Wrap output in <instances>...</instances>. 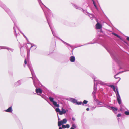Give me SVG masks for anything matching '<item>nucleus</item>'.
<instances>
[{
	"label": "nucleus",
	"instance_id": "nucleus-1",
	"mask_svg": "<svg viewBox=\"0 0 129 129\" xmlns=\"http://www.w3.org/2000/svg\"><path fill=\"white\" fill-rule=\"evenodd\" d=\"M116 90L117 92V94H116L117 100L118 103L120 104H121V98L118 92V88H116Z\"/></svg>",
	"mask_w": 129,
	"mask_h": 129
},
{
	"label": "nucleus",
	"instance_id": "nucleus-2",
	"mask_svg": "<svg viewBox=\"0 0 129 129\" xmlns=\"http://www.w3.org/2000/svg\"><path fill=\"white\" fill-rule=\"evenodd\" d=\"M49 99L50 100V101L53 104L54 106L57 107H59V104H57V103L54 101V99L53 98L49 97Z\"/></svg>",
	"mask_w": 129,
	"mask_h": 129
},
{
	"label": "nucleus",
	"instance_id": "nucleus-3",
	"mask_svg": "<svg viewBox=\"0 0 129 129\" xmlns=\"http://www.w3.org/2000/svg\"><path fill=\"white\" fill-rule=\"evenodd\" d=\"M96 25V28L97 29H99L102 28L101 25L98 23H97Z\"/></svg>",
	"mask_w": 129,
	"mask_h": 129
},
{
	"label": "nucleus",
	"instance_id": "nucleus-4",
	"mask_svg": "<svg viewBox=\"0 0 129 129\" xmlns=\"http://www.w3.org/2000/svg\"><path fill=\"white\" fill-rule=\"evenodd\" d=\"M13 111L12 107H10L7 109L5 110V111L8 112H12Z\"/></svg>",
	"mask_w": 129,
	"mask_h": 129
},
{
	"label": "nucleus",
	"instance_id": "nucleus-5",
	"mask_svg": "<svg viewBox=\"0 0 129 129\" xmlns=\"http://www.w3.org/2000/svg\"><path fill=\"white\" fill-rule=\"evenodd\" d=\"M66 113V110L64 109H63V108L62 109V111H60L59 114L60 115H62L63 114H65Z\"/></svg>",
	"mask_w": 129,
	"mask_h": 129
},
{
	"label": "nucleus",
	"instance_id": "nucleus-6",
	"mask_svg": "<svg viewBox=\"0 0 129 129\" xmlns=\"http://www.w3.org/2000/svg\"><path fill=\"white\" fill-rule=\"evenodd\" d=\"M70 61L71 62H74L75 61V58L74 56H71L70 58Z\"/></svg>",
	"mask_w": 129,
	"mask_h": 129
},
{
	"label": "nucleus",
	"instance_id": "nucleus-7",
	"mask_svg": "<svg viewBox=\"0 0 129 129\" xmlns=\"http://www.w3.org/2000/svg\"><path fill=\"white\" fill-rule=\"evenodd\" d=\"M36 92L39 94V93L40 94L42 93V91L40 89H36Z\"/></svg>",
	"mask_w": 129,
	"mask_h": 129
},
{
	"label": "nucleus",
	"instance_id": "nucleus-8",
	"mask_svg": "<svg viewBox=\"0 0 129 129\" xmlns=\"http://www.w3.org/2000/svg\"><path fill=\"white\" fill-rule=\"evenodd\" d=\"M109 86L111 88H112L113 89L114 91L116 92L115 89H116V88H117V87H115V86L113 85H110Z\"/></svg>",
	"mask_w": 129,
	"mask_h": 129
},
{
	"label": "nucleus",
	"instance_id": "nucleus-9",
	"mask_svg": "<svg viewBox=\"0 0 129 129\" xmlns=\"http://www.w3.org/2000/svg\"><path fill=\"white\" fill-rule=\"evenodd\" d=\"M73 101L74 102L76 103L78 105H81L82 103V102H77V101L75 100H74Z\"/></svg>",
	"mask_w": 129,
	"mask_h": 129
},
{
	"label": "nucleus",
	"instance_id": "nucleus-10",
	"mask_svg": "<svg viewBox=\"0 0 129 129\" xmlns=\"http://www.w3.org/2000/svg\"><path fill=\"white\" fill-rule=\"evenodd\" d=\"M62 121H58V125L59 126H60L61 125L63 124Z\"/></svg>",
	"mask_w": 129,
	"mask_h": 129
},
{
	"label": "nucleus",
	"instance_id": "nucleus-11",
	"mask_svg": "<svg viewBox=\"0 0 129 129\" xmlns=\"http://www.w3.org/2000/svg\"><path fill=\"white\" fill-rule=\"evenodd\" d=\"M111 108L114 111H116L117 110V108L113 107H111Z\"/></svg>",
	"mask_w": 129,
	"mask_h": 129
},
{
	"label": "nucleus",
	"instance_id": "nucleus-12",
	"mask_svg": "<svg viewBox=\"0 0 129 129\" xmlns=\"http://www.w3.org/2000/svg\"><path fill=\"white\" fill-rule=\"evenodd\" d=\"M62 121V122L63 124L66 123L67 122V120L66 119H63V120Z\"/></svg>",
	"mask_w": 129,
	"mask_h": 129
},
{
	"label": "nucleus",
	"instance_id": "nucleus-13",
	"mask_svg": "<svg viewBox=\"0 0 129 129\" xmlns=\"http://www.w3.org/2000/svg\"><path fill=\"white\" fill-rule=\"evenodd\" d=\"M112 34H113L115 36H117L118 38H120V37L116 34L115 33H113Z\"/></svg>",
	"mask_w": 129,
	"mask_h": 129
},
{
	"label": "nucleus",
	"instance_id": "nucleus-14",
	"mask_svg": "<svg viewBox=\"0 0 129 129\" xmlns=\"http://www.w3.org/2000/svg\"><path fill=\"white\" fill-rule=\"evenodd\" d=\"M55 111L57 112H59V113H60V110L59 108H57L55 109Z\"/></svg>",
	"mask_w": 129,
	"mask_h": 129
},
{
	"label": "nucleus",
	"instance_id": "nucleus-15",
	"mask_svg": "<svg viewBox=\"0 0 129 129\" xmlns=\"http://www.w3.org/2000/svg\"><path fill=\"white\" fill-rule=\"evenodd\" d=\"M124 113L126 115H129V111H125L124 112Z\"/></svg>",
	"mask_w": 129,
	"mask_h": 129
},
{
	"label": "nucleus",
	"instance_id": "nucleus-16",
	"mask_svg": "<svg viewBox=\"0 0 129 129\" xmlns=\"http://www.w3.org/2000/svg\"><path fill=\"white\" fill-rule=\"evenodd\" d=\"M88 102V101L85 100H84L83 102V103L84 104H86Z\"/></svg>",
	"mask_w": 129,
	"mask_h": 129
},
{
	"label": "nucleus",
	"instance_id": "nucleus-17",
	"mask_svg": "<svg viewBox=\"0 0 129 129\" xmlns=\"http://www.w3.org/2000/svg\"><path fill=\"white\" fill-rule=\"evenodd\" d=\"M66 128H69L70 127V126L68 124H66Z\"/></svg>",
	"mask_w": 129,
	"mask_h": 129
},
{
	"label": "nucleus",
	"instance_id": "nucleus-18",
	"mask_svg": "<svg viewBox=\"0 0 129 129\" xmlns=\"http://www.w3.org/2000/svg\"><path fill=\"white\" fill-rule=\"evenodd\" d=\"M72 126L73 127L76 128V125L74 124H73L72 125Z\"/></svg>",
	"mask_w": 129,
	"mask_h": 129
},
{
	"label": "nucleus",
	"instance_id": "nucleus-19",
	"mask_svg": "<svg viewBox=\"0 0 129 129\" xmlns=\"http://www.w3.org/2000/svg\"><path fill=\"white\" fill-rule=\"evenodd\" d=\"M62 127L63 128H66V125H63L62 126Z\"/></svg>",
	"mask_w": 129,
	"mask_h": 129
},
{
	"label": "nucleus",
	"instance_id": "nucleus-20",
	"mask_svg": "<svg viewBox=\"0 0 129 129\" xmlns=\"http://www.w3.org/2000/svg\"><path fill=\"white\" fill-rule=\"evenodd\" d=\"M121 116V114H118L117 115V117H120Z\"/></svg>",
	"mask_w": 129,
	"mask_h": 129
},
{
	"label": "nucleus",
	"instance_id": "nucleus-21",
	"mask_svg": "<svg viewBox=\"0 0 129 129\" xmlns=\"http://www.w3.org/2000/svg\"><path fill=\"white\" fill-rule=\"evenodd\" d=\"M72 119L73 121H74L75 120V119L74 118H73V117L72 118Z\"/></svg>",
	"mask_w": 129,
	"mask_h": 129
},
{
	"label": "nucleus",
	"instance_id": "nucleus-22",
	"mask_svg": "<svg viewBox=\"0 0 129 129\" xmlns=\"http://www.w3.org/2000/svg\"><path fill=\"white\" fill-rule=\"evenodd\" d=\"M127 40L129 41V37H127L126 38Z\"/></svg>",
	"mask_w": 129,
	"mask_h": 129
},
{
	"label": "nucleus",
	"instance_id": "nucleus-23",
	"mask_svg": "<svg viewBox=\"0 0 129 129\" xmlns=\"http://www.w3.org/2000/svg\"><path fill=\"white\" fill-rule=\"evenodd\" d=\"M89 110V108H87V109H86V110L87 111H88Z\"/></svg>",
	"mask_w": 129,
	"mask_h": 129
},
{
	"label": "nucleus",
	"instance_id": "nucleus-24",
	"mask_svg": "<svg viewBox=\"0 0 129 129\" xmlns=\"http://www.w3.org/2000/svg\"><path fill=\"white\" fill-rule=\"evenodd\" d=\"M92 1H93V4H95V2L94 1V0H92Z\"/></svg>",
	"mask_w": 129,
	"mask_h": 129
},
{
	"label": "nucleus",
	"instance_id": "nucleus-25",
	"mask_svg": "<svg viewBox=\"0 0 129 129\" xmlns=\"http://www.w3.org/2000/svg\"><path fill=\"white\" fill-rule=\"evenodd\" d=\"M24 63L25 64H26L27 63V62H26L25 60Z\"/></svg>",
	"mask_w": 129,
	"mask_h": 129
},
{
	"label": "nucleus",
	"instance_id": "nucleus-26",
	"mask_svg": "<svg viewBox=\"0 0 129 129\" xmlns=\"http://www.w3.org/2000/svg\"><path fill=\"white\" fill-rule=\"evenodd\" d=\"M70 129H74V128L73 127H72L70 128Z\"/></svg>",
	"mask_w": 129,
	"mask_h": 129
},
{
	"label": "nucleus",
	"instance_id": "nucleus-27",
	"mask_svg": "<svg viewBox=\"0 0 129 129\" xmlns=\"http://www.w3.org/2000/svg\"><path fill=\"white\" fill-rule=\"evenodd\" d=\"M94 6H95V7H96V5L95 4H94Z\"/></svg>",
	"mask_w": 129,
	"mask_h": 129
},
{
	"label": "nucleus",
	"instance_id": "nucleus-28",
	"mask_svg": "<svg viewBox=\"0 0 129 129\" xmlns=\"http://www.w3.org/2000/svg\"><path fill=\"white\" fill-rule=\"evenodd\" d=\"M59 129H62V128L61 127H60L59 128Z\"/></svg>",
	"mask_w": 129,
	"mask_h": 129
}]
</instances>
